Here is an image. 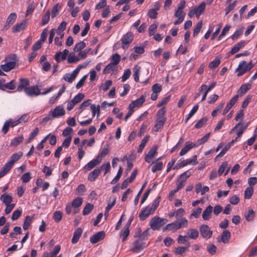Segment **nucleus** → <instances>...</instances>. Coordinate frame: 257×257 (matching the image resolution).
Masks as SVG:
<instances>
[{"mask_svg":"<svg viewBox=\"0 0 257 257\" xmlns=\"http://www.w3.org/2000/svg\"><path fill=\"white\" fill-rule=\"evenodd\" d=\"M188 225V220L184 217L181 218L179 220L174 222L168 224L164 228L165 229H169L176 231L181 228L186 227Z\"/></svg>","mask_w":257,"mask_h":257,"instance_id":"nucleus-1","label":"nucleus"},{"mask_svg":"<svg viewBox=\"0 0 257 257\" xmlns=\"http://www.w3.org/2000/svg\"><path fill=\"white\" fill-rule=\"evenodd\" d=\"M254 66V64L250 61L248 64H246V61H241L236 69L235 71L237 72V76L238 77L241 76L245 74L246 72L250 70Z\"/></svg>","mask_w":257,"mask_h":257,"instance_id":"nucleus-2","label":"nucleus"},{"mask_svg":"<svg viewBox=\"0 0 257 257\" xmlns=\"http://www.w3.org/2000/svg\"><path fill=\"white\" fill-rule=\"evenodd\" d=\"M6 63L1 65V68L5 72H8L14 68L16 64V55L12 54L6 58Z\"/></svg>","mask_w":257,"mask_h":257,"instance_id":"nucleus-3","label":"nucleus"},{"mask_svg":"<svg viewBox=\"0 0 257 257\" xmlns=\"http://www.w3.org/2000/svg\"><path fill=\"white\" fill-rule=\"evenodd\" d=\"M65 110L62 105L56 106L53 110L50 111L49 115L46 117L44 120H48L53 118H58L64 115Z\"/></svg>","mask_w":257,"mask_h":257,"instance_id":"nucleus-4","label":"nucleus"},{"mask_svg":"<svg viewBox=\"0 0 257 257\" xmlns=\"http://www.w3.org/2000/svg\"><path fill=\"white\" fill-rule=\"evenodd\" d=\"M167 222V220L162 218L159 216H155L152 218L150 221L151 228L155 230H159Z\"/></svg>","mask_w":257,"mask_h":257,"instance_id":"nucleus-5","label":"nucleus"},{"mask_svg":"<svg viewBox=\"0 0 257 257\" xmlns=\"http://www.w3.org/2000/svg\"><path fill=\"white\" fill-rule=\"evenodd\" d=\"M16 162V153L14 154L11 160L8 162L4 167L0 170V178L4 177L12 168L14 163Z\"/></svg>","mask_w":257,"mask_h":257,"instance_id":"nucleus-6","label":"nucleus"},{"mask_svg":"<svg viewBox=\"0 0 257 257\" xmlns=\"http://www.w3.org/2000/svg\"><path fill=\"white\" fill-rule=\"evenodd\" d=\"M133 39L134 35L130 32H128L125 34L123 35L121 39V47L123 49H127L130 44L133 41Z\"/></svg>","mask_w":257,"mask_h":257,"instance_id":"nucleus-7","label":"nucleus"},{"mask_svg":"<svg viewBox=\"0 0 257 257\" xmlns=\"http://www.w3.org/2000/svg\"><path fill=\"white\" fill-rule=\"evenodd\" d=\"M147 246L146 242L141 239H138L133 243L131 250L134 252H139Z\"/></svg>","mask_w":257,"mask_h":257,"instance_id":"nucleus-8","label":"nucleus"},{"mask_svg":"<svg viewBox=\"0 0 257 257\" xmlns=\"http://www.w3.org/2000/svg\"><path fill=\"white\" fill-rule=\"evenodd\" d=\"M191 175V173L189 171H187L182 173L177 181V190L181 189L185 185L186 179Z\"/></svg>","mask_w":257,"mask_h":257,"instance_id":"nucleus-9","label":"nucleus"},{"mask_svg":"<svg viewBox=\"0 0 257 257\" xmlns=\"http://www.w3.org/2000/svg\"><path fill=\"white\" fill-rule=\"evenodd\" d=\"M199 230L201 236L204 238L209 239L212 235V231L210 230L207 225H201L200 226Z\"/></svg>","mask_w":257,"mask_h":257,"instance_id":"nucleus-10","label":"nucleus"},{"mask_svg":"<svg viewBox=\"0 0 257 257\" xmlns=\"http://www.w3.org/2000/svg\"><path fill=\"white\" fill-rule=\"evenodd\" d=\"M246 126H243V120L241 119L239 122H238L234 127L232 128L230 133H232L235 130L237 131V137H240L243 133L244 131L246 129Z\"/></svg>","mask_w":257,"mask_h":257,"instance_id":"nucleus-11","label":"nucleus"},{"mask_svg":"<svg viewBox=\"0 0 257 257\" xmlns=\"http://www.w3.org/2000/svg\"><path fill=\"white\" fill-rule=\"evenodd\" d=\"M25 92L29 96L34 97L41 93L40 89L37 86H32L25 89Z\"/></svg>","mask_w":257,"mask_h":257,"instance_id":"nucleus-12","label":"nucleus"},{"mask_svg":"<svg viewBox=\"0 0 257 257\" xmlns=\"http://www.w3.org/2000/svg\"><path fill=\"white\" fill-rule=\"evenodd\" d=\"M154 211L151 208L150 205L143 208L139 214L140 220H145L150 215L154 213Z\"/></svg>","mask_w":257,"mask_h":257,"instance_id":"nucleus-13","label":"nucleus"},{"mask_svg":"<svg viewBox=\"0 0 257 257\" xmlns=\"http://www.w3.org/2000/svg\"><path fill=\"white\" fill-rule=\"evenodd\" d=\"M79 69V68H76L71 73L65 74L63 76V79L69 83H72L78 74Z\"/></svg>","mask_w":257,"mask_h":257,"instance_id":"nucleus-14","label":"nucleus"},{"mask_svg":"<svg viewBox=\"0 0 257 257\" xmlns=\"http://www.w3.org/2000/svg\"><path fill=\"white\" fill-rule=\"evenodd\" d=\"M185 13L183 11L177 9L175 13L174 16L178 19L174 22V24L175 25H177L182 23L185 19Z\"/></svg>","mask_w":257,"mask_h":257,"instance_id":"nucleus-15","label":"nucleus"},{"mask_svg":"<svg viewBox=\"0 0 257 257\" xmlns=\"http://www.w3.org/2000/svg\"><path fill=\"white\" fill-rule=\"evenodd\" d=\"M105 236L104 231H99L92 235L90 238V241L92 243H95L102 240Z\"/></svg>","mask_w":257,"mask_h":257,"instance_id":"nucleus-16","label":"nucleus"},{"mask_svg":"<svg viewBox=\"0 0 257 257\" xmlns=\"http://www.w3.org/2000/svg\"><path fill=\"white\" fill-rule=\"evenodd\" d=\"M231 236V233L228 230H224L223 231L219 238H218L219 242H222L224 243L228 242Z\"/></svg>","mask_w":257,"mask_h":257,"instance_id":"nucleus-17","label":"nucleus"},{"mask_svg":"<svg viewBox=\"0 0 257 257\" xmlns=\"http://www.w3.org/2000/svg\"><path fill=\"white\" fill-rule=\"evenodd\" d=\"M157 147L156 146L154 147L153 148L150 150L148 153L146 155L145 158V160L146 162L151 163L152 162L153 159L157 153Z\"/></svg>","mask_w":257,"mask_h":257,"instance_id":"nucleus-18","label":"nucleus"},{"mask_svg":"<svg viewBox=\"0 0 257 257\" xmlns=\"http://www.w3.org/2000/svg\"><path fill=\"white\" fill-rule=\"evenodd\" d=\"M100 162H101L96 158L85 165L83 167V170H84L85 172L89 171L94 168L97 165L99 164Z\"/></svg>","mask_w":257,"mask_h":257,"instance_id":"nucleus-19","label":"nucleus"},{"mask_svg":"<svg viewBox=\"0 0 257 257\" xmlns=\"http://www.w3.org/2000/svg\"><path fill=\"white\" fill-rule=\"evenodd\" d=\"M238 98V95H235L229 101V102L227 104L226 107L224 109L223 111V115H225L229 109L234 105L236 102L237 101Z\"/></svg>","mask_w":257,"mask_h":257,"instance_id":"nucleus-20","label":"nucleus"},{"mask_svg":"<svg viewBox=\"0 0 257 257\" xmlns=\"http://www.w3.org/2000/svg\"><path fill=\"white\" fill-rule=\"evenodd\" d=\"M145 101V97L142 95L139 98L136 99L130 103L128 106V108L134 109L136 107H139L143 104Z\"/></svg>","mask_w":257,"mask_h":257,"instance_id":"nucleus-21","label":"nucleus"},{"mask_svg":"<svg viewBox=\"0 0 257 257\" xmlns=\"http://www.w3.org/2000/svg\"><path fill=\"white\" fill-rule=\"evenodd\" d=\"M69 54V51L67 49H65L63 52H59L56 53L55 55V59L58 62L62 60H65L67 56Z\"/></svg>","mask_w":257,"mask_h":257,"instance_id":"nucleus-22","label":"nucleus"},{"mask_svg":"<svg viewBox=\"0 0 257 257\" xmlns=\"http://www.w3.org/2000/svg\"><path fill=\"white\" fill-rule=\"evenodd\" d=\"M101 172V169L97 168L91 172L88 175V180L90 182H93L99 176Z\"/></svg>","mask_w":257,"mask_h":257,"instance_id":"nucleus-23","label":"nucleus"},{"mask_svg":"<svg viewBox=\"0 0 257 257\" xmlns=\"http://www.w3.org/2000/svg\"><path fill=\"white\" fill-rule=\"evenodd\" d=\"M209 190V187L205 186L202 187V184L201 183H198L195 185V191L197 193H200L201 195L205 194L206 192Z\"/></svg>","mask_w":257,"mask_h":257,"instance_id":"nucleus-24","label":"nucleus"},{"mask_svg":"<svg viewBox=\"0 0 257 257\" xmlns=\"http://www.w3.org/2000/svg\"><path fill=\"white\" fill-rule=\"evenodd\" d=\"M212 211V206L211 205L208 206L203 212L202 215L203 219L204 220H209L211 217Z\"/></svg>","mask_w":257,"mask_h":257,"instance_id":"nucleus-25","label":"nucleus"},{"mask_svg":"<svg viewBox=\"0 0 257 257\" xmlns=\"http://www.w3.org/2000/svg\"><path fill=\"white\" fill-rule=\"evenodd\" d=\"M29 84V81L28 79L26 78H20V84L17 87V91H24L25 92V89L27 88L28 87L27 86Z\"/></svg>","mask_w":257,"mask_h":257,"instance_id":"nucleus-26","label":"nucleus"},{"mask_svg":"<svg viewBox=\"0 0 257 257\" xmlns=\"http://www.w3.org/2000/svg\"><path fill=\"white\" fill-rule=\"evenodd\" d=\"M194 147L195 146L193 143L190 142H186L184 147L183 148L180 152V156H182L185 155L190 150Z\"/></svg>","mask_w":257,"mask_h":257,"instance_id":"nucleus-27","label":"nucleus"},{"mask_svg":"<svg viewBox=\"0 0 257 257\" xmlns=\"http://www.w3.org/2000/svg\"><path fill=\"white\" fill-rule=\"evenodd\" d=\"M66 25L67 23L63 21L60 24L57 29L55 30V33L60 37L61 39H62L64 37L63 31L66 29Z\"/></svg>","mask_w":257,"mask_h":257,"instance_id":"nucleus-28","label":"nucleus"},{"mask_svg":"<svg viewBox=\"0 0 257 257\" xmlns=\"http://www.w3.org/2000/svg\"><path fill=\"white\" fill-rule=\"evenodd\" d=\"M206 4L204 2H202L200 5L195 7L194 9L196 13V16L197 18H199L200 16L203 14L205 11Z\"/></svg>","mask_w":257,"mask_h":257,"instance_id":"nucleus-29","label":"nucleus"},{"mask_svg":"<svg viewBox=\"0 0 257 257\" xmlns=\"http://www.w3.org/2000/svg\"><path fill=\"white\" fill-rule=\"evenodd\" d=\"M251 86V84L250 83H245L241 85L237 91V95L242 96L250 88Z\"/></svg>","mask_w":257,"mask_h":257,"instance_id":"nucleus-30","label":"nucleus"},{"mask_svg":"<svg viewBox=\"0 0 257 257\" xmlns=\"http://www.w3.org/2000/svg\"><path fill=\"white\" fill-rule=\"evenodd\" d=\"M82 233V230L80 228H78L75 231L73 234L71 242L73 244H75L78 242Z\"/></svg>","mask_w":257,"mask_h":257,"instance_id":"nucleus-31","label":"nucleus"},{"mask_svg":"<svg viewBox=\"0 0 257 257\" xmlns=\"http://www.w3.org/2000/svg\"><path fill=\"white\" fill-rule=\"evenodd\" d=\"M245 44V43L244 41H240L234 46V47L231 49L230 53L231 54H235V53L237 52L240 49L243 48Z\"/></svg>","mask_w":257,"mask_h":257,"instance_id":"nucleus-32","label":"nucleus"},{"mask_svg":"<svg viewBox=\"0 0 257 257\" xmlns=\"http://www.w3.org/2000/svg\"><path fill=\"white\" fill-rule=\"evenodd\" d=\"M0 199L5 205H8L11 204L13 198L11 195L5 193L1 196Z\"/></svg>","mask_w":257,"mask_h":257,"instance_id":"nucleus-33","label":"nucleus"},{"mask_svg":"<svg viewBox=\"0 0 257 257\" xmlns=\"http://www.w3.org/2000/svg\"><path fill=\"white\" fill-rule=\"evenodd\" d=\"M166 121V119H156V124L154 127V131L155 132H158L160 130H161L162 127L164 126L165 122Z\"/></svg>","mask_w":257,"mask_h":257,"instance_id":"nucleus-34","label":"nucleus"},{"mask_svg":"<svg viewBox=\"0 0 257 257\" xmlns=\"http://www.w3.org/2000/svg\"><path fill=\"white\" fill-rule=\"evenodd\" d=\"M130 234L129 225L124 227L120 232V236L122 237V241H124Z\"/></svg>","mask_w":257,"mask_h":257,"instance_id":"nucleus-35","label":"nucleus"},{"mask_svg":"<svg viewBox=\"0 0 257 257\" xmlns=\"http://www.w3.org/2000/svg\"><path fill=\"white\" fill-rule=\"evenodd\" d=\"M188 237L191 239H195L199 236V232L196 229L190 228L187 231Z\"/></svg>","mask_w":257,"mask_h":257,"instance_id":"nucleus-36","label":"nucleus"},{"mask_svg":"<svg viewBox=\"0 0 257 257\" xmlns=\"http://www.w3.org/2000/svg\"><path fill=\"white\" fill-rule=\"evenodd\" d=\"M254 216L255 212L252 209H250L244 213V217L247 221H253Z\"/></svg>","mask_w":257,"mask_h":257,"instance_id":"nucleus-37","label":"nucleus"},{"mask_svg":"<svg viewBox=\"0 0 257 257\" xmlns=\"http://www.w3.org/2000/svg\"><path fill=\"white\" fill-rule=\"evenodd\" d=\"M210 133H208L206 134L204 136H203L202 138L200 139H199L197 140V141L194 144L195 147H197L199 145L203 144L205 143H206L209 139L210 137Z\"/></svg>","mask_w":257,"mask_h":257,"instance_id":"nucleus-38","label":"nucleus"},{"mask_svg":"<svg viewBox=\"0 0 257 257\" xmlns=\"http://www.w3.org/2000/svg\"><path fill=\"white\" fill-rule=\"evenodd\" d=\"M141 70V67L138 65H135L133 68V76L136 82L139 81V73Z\"/></svg>","mask_w":257,"mask_h":257,"instance_id":"nucleus-39","label":"nucleus"},{"mask_svg":"<svg viewBox=\"0 0 257 257\" xmlns=\"http://www.w3.org/2000/svg\"><path fill=\"white\" fill-rule=\"evenodd\" d=\"M16 15L15 13H11L7 19L6 24L5 27H6L7 26L9 27L12 25L16 20Z\"/></svg>","mask_w":257,"mask_h":257,"instance_id":"nucleus-40","label":"nucleus"},{"mask_svg":"<svg viewBox=\"0 0 257 257\" xmlns=\"http://www.w3.org/2000/svg\"><path fill=\"white\" fill-rule=\"evenodd\" d=\"M116 66L111 63H109L104 69L103 73L108 74L114 71L115 69Z\"/></svg>","mask_w":257,"mask_h":257,"instance_id":"nucleus-41","label":"nucleus"},{"mask_svg":"<svg viewBox=\"0 0 257 257\" xmlns=\"http://www.w3.org/2000/svg\"><path fill=\"white\" fill-rule=\"evenodd\" d=\"M83 202V199L81 197H77L73 200L71 204L74 208H78L80 207Z\"/></svg>","mask_w":257,"mask_h":257,"instance_id":"nucleus-42","label":"nucleus"},{"mask_svg":"<svg viewBox=\"0 0 257 257\" xmlns=\"http://www.w3.org/2000/svg\"><path fill=\"white\" fill-rule=\"evenodd\" d=\"M112 82L111 80H107L100 85L99 89L103 90L104 91H106L109 88V87L112 85Z\"/></svg>","mask_w":257,"mask_h":257,"instance_id":"nucleus-43","label":"nucleus"},{"mask_svg":"<svg viewBox=\"0 0 257 257\" xmlns=\"http://www.w3.org/2000/svg\"><path fill=\"white\" fill-rule=\"evenodd\" d=\"M149 136H146L141 142V144L140 145L139 147V149L138 150V153H141L142 152L143 150L144 149V147H145L146 144L148 142L149 139Z\"/></svg>","mask_w":257,"mask_h":257,"instance_id":"nucleus-44","label":"nucleus"},{"mask_svg":"<svg viewBox=\"0 0 257 257\" xmlns=\"http://www.w3.org/2000/svg\"><path fill=\"white\" fill-rule=\"evenodd\" d=\"M94 206L92 204H91L88 203L84 207L82 214L84 215H87L89 214L93 209Z\"/></svg>","mask_w":257,"mask_h":257,"instance_id":"nucleus-45","label":"nucleus"},{"mask_svg":"<svg viewBox=\"0 0 257 257\" xmlns=\"http://www.w3.org/2000/svg\"><path fill=\"white\" fill-rule=\"evenodd\" d=\"M50 11H47L46 14L43 16L42 19L41 25L42 26H45L48 23L50 20Z\"/></svg>","mask_w":257,"mask_h":257,"instance_id":"nucleus-46","label":"nucleus"},{"mask_svg":"<svg viewBox=\"0 0 257 257\" xmlns=\"http://www.w3.org/2000/svg\"><path fill=\"white\" fill-rule=\"evenodd\" d=\"M86 46V44L83 41H81L75 44L74 48V51L75 52H79L83 49Z\"/></svg>","mask_w":257,"mask_h":257,"instance_id":"nucleus-47","label":"nucleus"},{"mask_svg":"<svg viewBox=\"0 0 257 257\" xmlns=\"http://www.w3.org/2000/svg\"><path fill=\"white\" fill-rule=\"evenodd\" d=\"M32 221V217L30 216H27L25 219L24 224H23V229L24 230H27L31 224Z\"/></svg>","mask_w":257,"mask_h":257,"instance_id":"nucleus-48","label":"nucleus"},{"mask_svg":"<svg viewBox=\"0 0 257 257\" xmlns=\"http://www.w3.org/2000/svg\"><path fill=\"white\" fill-rule=\"evenodd\" d=\"M166 112V110L165 107H162L161 109H159L157 113V119H166L164 115Z\"/></svg>","mask_w":257,"mask_h":257,"instance_id":"nucleus-49","label":"nucleus"},{"mask_svg":"<svg viewBox=\"0 0 257 257\" xmlns=\"http://www.w3.org/2000/svg\"><path fill=\"white\" fill-rule=\"evenodd\" d=\"M79 60L80 58L78 57L75 56L72 53H70L68 57V62L69 63H76L79 61Z\"/></svg>","mask_w":257,"mask_h":257,"instance_id":"nucleus-50","label":"nucleus"},{"mask_svg":"<svg viewBox=\"0 0 257 257\" xmlns=\"http://www.w3.org/2000/svg\"><path fill=\"white\" fill-rule=\"evenodd\" d=\"M28 25V20H24L19 24H17V32L24 30Z\"/></svg>","mask_w":257,"mask_h":257,"instance_id":"nucleus-51","label":"nucleus"},{"mask_svg":"<svg viewBox=\"0 0 257 257\" xmlns=\"http://www.w3.org/2000/svg\"><path fill=\"white\" fill-rule=\"evenodd\" d=\"M122 172L123 169L121 166H120L119 167V169L116 176L112 179V180L111 182V184H115L119 180V178H120L122 175Z\"/></svg>","mask_w":257,"mask_h":257,"instance_id":"nucleus-52","label":"nucleus"},{"mask_svg":"<svg viewBox=\"0 0 257 257\" xmlns=\"http://www.w3.org/2000/svg\"><path fill=\"white\" fill-rule=\"evenodd\" d=\"M120 60V56L116 53L113 55L111 58L110 63L116 66L119 62Z\"/></svg>","mask_w":257,"mask_h":257,"instance_id":"nucleus-53","label":"nucleus"},{"mask_svg":"<svg viewBox=\"0 0 257 257\" xmlns=\"http://www.w3.org/2000/svg\"><path fill=\"white\" fill-rule=\"evenodd\" d=\"M163 164L162 162H158L155 165H153L152 167V171L155 173L158 171H160L162 169Z\"/></svg>","mask_w":257,"mask_h":257,"instance_id":"nucleus-54","label":"nucleus"},{"mask_svg":"<svg viewBox=\"0 0 257 257\" xmlns=\"http://www.w3.org/2000/svg\"><path fill=\"white\" fill-rule=\"evenodd\" d=\"M90 108L92 112V117H94L95 115V114L97 113V116H98L100 114V106L99 105H97V106H95L94 104H92L90 105Z\"/></svg>","mask_w":257,"mask_h":257,"instance_id":"nucleus-55","label":"nucleus"},{"mask_svg":"<svg viewBox=\"0 0 257 257\" xmlns=\"http://www.w3.org/2000/svg\"><path fill=\"white\" fill-rule=\"evenodd\" d=\"M86 188L84 184L79 185L76 190V194L78 195H83L86 192Z\"/></svg>","mask_w":257,"mask_h":257,"instance_id":"nucleus-56","label":"nucleus"},{"mask_svg":"<svg viewBox=\"0 0 257 257\" xmlns=\"http://www.w3.org/2000/svg\"><path fill=\"white\" fill-rule=\"evenodd\" d=\"M220 63V58L216 57L214 60L211 61L209 65V67L211 69H214L217 67Z\"/></svg>","mask_w":257,"mask_h":257,"instance_id":"nucleus-57","label":"nucleus"},{"mask_svg":"<svg viewBox=\"0 0 257 257\" xmlns=\"http://www.w3.org/2000/svg\"><path fill=\"white\" fill-rule=\"evenodd\" d=\"M199 106L198 104L195 105L191 110L190 111L189 113L188 114L187 117L185 119V122H187L188 120L196 112L198 109Z\"/></svg>","mask_w":257,"mask_h":257,"instance_id":"nucleus-58","label":"nucleus"},{"mask_svg":"<svg viewBox=\"0 0 257 257\" xmlns=\"http://www.w3.org/2000/svg\"><path fill=\"white\" fill-rule=\"evenodd\" d=\"M61 5L59 4H57L56 5L54 6L52 12V18H54L58 15L59 13V10L61 9Z\"/></svg>","mask_w":257,"mask_h":257,"instance_id":"nucleus-59","label":"nucleus"},{"mask_svg":"<svg viewBox=\"0 0 257 257\" xmlns=\"http://www.w3.org/2000/svg\"><path fill=\"white\" fill-rule=\"evenodd\" d=\"M253 192V189L252 187H247L244 191L245 199H249L252 196Z\"/></svg>","mask_w":257,"mask_h":257,"instance_id":"nucleus-60","label":"nucleus"},{"mask_svg":"<svg viewBox=\"0 0 257 257\" xmlns=\"http://www.w3.org/2000/svg\"><path fill=\"white\" fill-rule=\"evenodd\" d=\"M109 150L108 148H104L101 152L97 155L96 158L99 160L100 162H101L102 159L103 157L106 156L108 154Z\"/></svg>","mask_w":257,"mask_h":257,"instance_id":"nucleus-61","label":"nucleus"},{"mask_svg":"<svg viewBox=\"0 0 257 257\" xmlns=\"http://www.w3.org/2000/svg\"><path fill=\"white\" fill-rule=\"evenodd\" d=\"M207 118L206 117H203L200 119L195 125L196 128H200L203 126L206 123Z\"/></svg>","mask_w":257,"mask_h":257,"instance_id":"nucleus-62","label":"nucleus"},{"mask_svg":"<svg viewBox=\"0 0 257 257\" xmlns=\"http://www.w3.org/2000/svg\"><path fill=\"white\" fill-rule=\"evenodd\" d=\"M84 97V95L83 93H79L77 94L75 97L72 99V101L74 102L75 104L80 102L83 98Z\"/></svg>","mask_w":257,"mask_h":257,"instance_id":"nucleus-63","label":"nucleus"},{"mask_svg":"<svg viewBox=\"0 0 257 257\" xmlns=\"http://www.w3.org/2000/svg\"><path fill=\"white\" fill-rule=\"evenodd\" d=\"M243 31V29L242 28L236 30L234 33L232 35L231 39L233 40H237L239 36L242 34Z\"/></svg>","mask_w":257,"mask_h":257,"instance_id":"nucleus-64","label":"nucleus"}]
</instances>
